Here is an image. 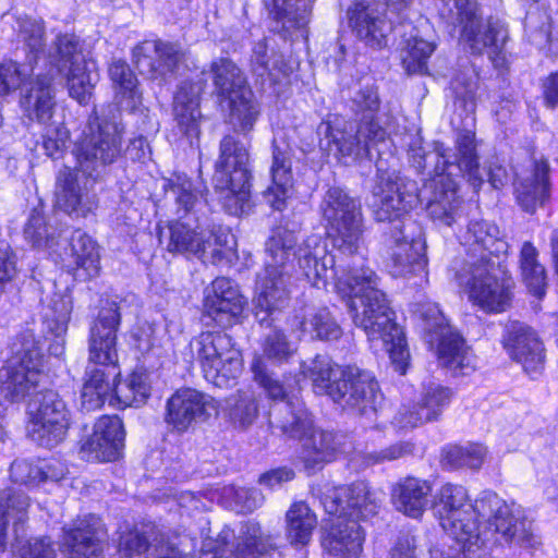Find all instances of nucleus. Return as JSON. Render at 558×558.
<instances>
[{
	"label": "nucleus",
	"instance_id": "nucleus-7",
	"mask_svg": "<svg viewBox=\"0 0 558 558\" xmlns=\"http://www.w3.org/2000/svg\"><path fill=\"white\" fill-rule=\"evenodd\" d=\"M251 178L247 147L235 135H225L213 181L219 201L230 215L241 216L250 209Z\"/></svg>",
	"mask_w": 558,
	"mask_h": 558
},
{
	"label": "nucleus",
	"instance_id": "nucleus-43",
	"mask_svg": "<svg viewBox=\"0 0 558 558\" xmlns=\"http://www.w3.org/2000/svg\"><path fill=\"white\" fill-rule=\"evenodd\" d=\"M229 121L236 132L246 134L254 129L260 116V105L251 88L229 98Z\"/></svg>",
	"mask_w": 558,
	"mask_h": 558
},
{
	"label": "nucleus",
	"instance_id": "nucleus-9",
	"mask_svg": "<svg viewBox=\"0 0 558 558\" xmlns=\"http://www.w3.org/2000/svg\"><path fill=\"white\" fill-rule=\"evenodd\" d=\"M320 211L338 254L350 257L354 263H364L361 254L364 226L360 202L344 190L335 186L325 193Z\"/></svg>",
	"mask_w": 558,
	"mask_h": 558
},
{
	"label": "nucleus",
	"instance_id": "nucleus-45",
	"mask_svg": "<svg viewBox=\"0 0 558 558\" xmlns=\"http://www.w3.org/2000/svg\"><path fill=\"white\" fill-rule=\"evenodd\" d=\"M287 533L291 544L306 545L317 524L314 512L305 502H294L286 514Z\"/></svg>",
	"mask_w": 558,
	"mask_h": 558
},
{
	"label": "nucleus",
	"instance_id": "nucleus-34",
	"mask_svg": "<svg viewBox=\"0 0 558 558\" xmlns=\"http://www.w3.org/2000/svg\"><path fill=\"white\" fill-rule=\"evenodd\" d=\"M56 205L70 216L86 217L93 210L94 202L82 192L76 174L69 168L59 171L56 187Z\"/></svg>",
	"mask_w": 558,
	"mask_h": 558
},
{
	"label": "nucleus",
	"instance_id": "nucleus-2",
	"mask_svg": "<svg viewBox=\"0 0 558 558\" xmlns=\"http://www.w3.org/2000/svg\"><path fill=\"white\" fill-rule=\"evenodd\" d=\"M167 195L174 201L177 219L158 226V238L169 253L193 255L204 263L220 264L227 257L230 234L202 229L197 213L206 206L203 191L184 174H178L166 184Z\"/></svg>",
	"mask_w": 558,
	"mask_h": 558
},
{
	"label": "nucleus",
	"instance_id": "nucleus-31",
	"mask_svg": "<svg viewBox=\"0 0 558 558\" xmlns=\"http://www.w3.org/2000/svg\"><path fill=\"white\" fill-rule=\"evenodd\" d=\"M313 417L302 400L276 402L269 410V425L282 435L300 440L313 429Z\"/></svg>",
	"mask_w": 558,
	"mask_h": 558
},
{
	"label": "nucleus",
	"instance_id": "nucleus-63",
	"mask_svg": "<svg viewBox=\"0 0 558 558\" xmlns=\"http://www.w3.org/2000/svg\"><path fill=\"white\" fill-rule=\"evenodd\" d=\"M414 445L410 441L396 442L379 451L369 452L365 456V462L371 464L393 461L413 453Z\"/></svg>",
	"mask_w": 558,
	"mask_h": 558
},
{
	"label": "nucleus",
	"instance_id": "nucleus-53",
	"mask_svg": "<svg viewBox=\"0 0 558 558\" xmlns=\"http://www.w3.org/2000/svg\"><path fill=\"white\" fill-rule=\"evenodd\" d=\"M34 73L32 63L5 61L0 63V97L24 87Z\"/></svg>",
	"mask_w": 558,
	"mask_h": 558
},
{
	"label": "nucleus",
	"instance_id": "nucleus-8",
	"mask_svg": "<svg viewBox=\"0 0 558 558\" xmlns=\"http://www.w3.org/2000/svg\"><path fill=\"white\" fill-rule=\"evenodd\" d=\"M376 182L373 189V215L376 221L390 222L392 226L400 221L412 219L408 214L424 199L434 195L432 180L418 190L414 180L402 175L392 167H386V161L379 157L376 161Z\"/></svg>",
	"mask_w": 558,
	"mask_h": 558
},
{
	"label": "nucleus",
	"instance_id": "nucleus-50",
	"mask_svg": "<svg viewBox=\"0 0 558 558\" xmlns=\"http://www.w3.org/2000/svg\"><path fill=\"white\" fill-rule=\"evenodd\" d=\"M114 395L124 407H140L150 395L148 375L144 372H133L129 378L117 384Z\"/></svg>",
	"mask_w": 558,
	"mask_h": 558
},
{
	"label": "nucleus",
	"instance_id": "nucleus-12",
	"mask_svg": "<svg viewBox=\"0 0 558 558\" xmlns=\"http://www.w3.org/2000/svg\"><path fill=\"white\" fill-rule=\"evenodd\" d=\"M505 263L498 259L472 263L457 271L459 284L468 289L470 300L486 313H502L511 306L514 281Z\"/></svg>",
	"mask_w": 558,
	"mask_h": 558
},
{
	"label": "nucleus",
	"instance_id": "nucleus-41",
	"mask_svg": "<svg viewBox=\"0 0 558 558\" xmlns=\"http://www.w3.org/2000/svg\"><path fill=\"white\" fill-rule=\"evenodd\" d=\"M116 376V373L108 374L98 366L87 368L81 395L82 407L86 411H94L104 405L106 400L114 392L117 385L111 383V378Z\"/></svg>",
	"mask_w": 558,
	"mask_h": 558
},
{
	"label": "nucleus",
	"instance_id": "nucleus-6",
	"mask_svg": "<svg viewBox=\"0 0 558 558\" xmlns=\"http://www.w3.org/2000/svg\"><path fill=\"white\" fill-rule=\"evenodd\" d=\"M380 98L377 88L365 85L352 98V110L357 118L356 131L354 133L335 131L329 122H322L317 133L325 136L328 145L333 143L342 157H350L353 160L372 159V149L387 140V131L378 118Z\"/></svg>",
	"mask_w": 558,
	"mask_h": 558
},
{
	"label": "nucleus",
	"instance_id": "nucleus-55",
	"mask_svg": "<svg viewBox=\"0 0 558 558\" xmlns=\"http://www.w3.org/2000/svg\"><path fill=\"white\" fill-rule=\"evenodd\" d=\"M24 235L33 246L38 248L59 246V241L54 236V228L47 225L45 218L38 213L31 215L24 229Z\"/></svg>",
	"mask_w": 558,
	"mask_h": 558
},
{
	"label": "nucleus",
	"instance_id": "nucleus-58",
	"mask_svg": "<svg viewBox=\"0 0 558 558\" xmlns=\"http://www.w3.org/2000/svg\"><path fill=\"white\" fill-rule=\"evenodd\" d=\"M29 506L28 497L11 489L0 492V550L5 548V531L8 527L9 509L23 513Z\"/></svg>",
	"mask_w": 558,
	"mask_h": 558
},
{
	"label": "nucleus",
	"instance_id": "nucleus-3",
	"mask_svg": "<svg viewBox=\"0 0 558 558\" xmlns=\"http://www.w3.org/2000/svg\"><path fill=\"white\" fill-rule=\"evenodd\" d=\"M437 165L433 169L432 187L434 195L428 202L427 214L436 222L451 227L463 214L464 207L458 196V184L453 177L463 175L474 187H480L484 175L480 169L475 134L460 131L456 138V154L442 143L435 142Z\"/></svg>",
	"mask_w": 558,
	"mask_h": 558
},
{
	"label": "nucleus",
	"instance_id": "nucleus-37",
	"mask_svg": "<svg viewBox=\"0 0 558 558\" xmlns=\"http://www.w3.org/2000/svg\"><path fill=\"white\" fill-rule=\"evenodd\" d=\"M251 68L252 72L263 83L268 81L270 84L279 82L281 77H287L292 71L281 53L274 50L270 53L268 52L265 39L254 45L251 56Z\"/></svg>",
	"mask_w": 558,
	"mask_h": 558
},
{
	"label": "nucleus",
	"instance_id": "nucleus-46",
	"mask_svg": "<svg viewBox=\"0 0 558 558\" xmlns=\"http://www.w3.org/2000/svg\"><path fill=\"white\" fill-rule=\"evenodd\" d=\"M227 414L235 428L244 430L257 420L259 401L254 392L239 391L227 399Z\"/></svg>",
	"mask_w": 558,
	"mask_h": 558
},
{
	"label": "nucleus",
	"instance_id": "nucleus-17",
	"mask_svg": "<svg viewBox=\"0 0 558 558\" xmlns=\"http://www.w3.org/2000/svg\"><path fill=\"white\" fill-rule=\"evenodd\" d=\"M391 243L388 252L387 267L393 277L420 274L427 265L426 242L422 226L405 219L391 227Z\"/></svg>",
	"mask_w": 558,
	"mask_h": 558
},
{
	"label": "nucleus",
	"instance_id": "nucleus-16",
	"mask_svg": "<svg viewBox=\"0 0 558 558\" xmlns=\"http://www.w3.org/2000/svg\"><path fill=\"white\" fill-rule=\"evenodd\" d=\"M70 426V411L58 392L38 391L29 404L28 435L37 445L53 448L62 442Z\"/></svg>",
	"mask_w": 558,
	"mask_h": 558
},
{
	"label": "nucleus",
	"instance_id": "nucleus-57",
	"mask_svg": "<svg viewBox=\"0 0 558 558\" xmlns=\"http://www.w3.org/2000/svg\"><path fill=\"white\" fill-rule=\"evenodd\" d=\"M158 546L150 544L146 534L138 530L122 533L119 538L121 558H144Z\"/></svg>",
	"mask_w": 558,
	"mask_h": 558
},
{
	"label": "nucleus",
	"instance_id": "nucleus-20",
	"mask_svg": "<svg viewBox=\"0 0 558 558\" xmlns=\"http://www.w3.org/2000/svg\"><path fill=\"white\" fill-rule=\"evenodd\" d=\"M460 242L466 247L464 267L472 263L488 264L492 259L506 260L509 244L499 227L485 219H471L460 234Z\"/></svg>",
	"mask_w": 558,
	"mask_h": 558
},
{
	"label": "nucleus",
	"instance_id": "nucleus-19",
	"mask_svg": "<svg viewBox=\"0 0 558 558\" xmlns=\"http://www.w3.org/2000/svg\"><path fill=\"white\" fill-rule=\"evenodd\" d=\"M404 0H355L347 10L349 26L355 36L366 46L380 49L387 45V37L392 31L380 5L402 4Z\"/></svg>",
	"mask_w": 558,
	"mask_h": 558
},
{
	"label": "nucleus",
	"instance_id": "nucleus-25",
	"mask_svg": "<svg viewBox=\"0 0 558 558\" xmlns=\"http://www.w3.org/2000/svg\"><path fill=\"white\" fill-rule=\"evenodd\" d=\"M181 60L178 46L161 40H145L133 49V62L142 75L149 78L173 73Z\"/></svg>",
	"mask_w": 558,
	"mask_h": 558
},
{
	"label": "nucleus",
	"instance_id": "nucleus-52",
	"mask_svg": "<svg viewBox=\"0 0 558 558\" xmlns=\"http://www.w3.org/2000/svg\"><path fill=\"white\" fill-rule=\"evenodd\" d=\"M486 448L480 444L465 447L452 446L444 450L442 462L451 469H480L486 456Z\"/></svg>",
	"mask_w": 558,
	"mask_h": 558
},
{
	"label": "nucleus",
	"instance_id": "nucleus-48",
	"mask_svg": "<svg viewBox=\"0 0 558 558\" xmlns=\"http://www.w3.org/2000/svg\"><path fill=\"white\" fill-rule=\"evenodd\" d=\"M304 459L314 464L330 461L337 450L336 437L331 432L313 429L300 439Z\"/></svg>",
	"mask_w": 558,
	"mask_h": 558
},
{
	"label": "nucleus",
	"instance_id": "nucleus-18",
	"mask_svg": "<svg viewBox=\"0 0 558 558\" xmlns=\"http://www.w3.org/2000/svg\"><path fill=\"white\" fill-rule=\"evenodd\" d=\"M234 531L223 527L216 538L203 542L199 558H259L275 548L271 535L263 533L258 522L242 525L239 542L234 546Z\"/></svg>",
	"mask_w": 558,
	"mask_h": 558
},
{
	"label": "nucleus",
	"instance_id": "nucleus-1",
	"mask_svg": "<svg viewBox=\"0 0 558 558\" xmlns=\"http://www.w3.org/2000/svg\"><path fill=\"white\" fill-rule=\"evenodd\" d=\"M296 245L294 232L279 228L265 244V268L258 275L253 299L254 315L260 325H271L290 302L291 274L288 262L291 255L299 268L315 288L329 283L348 290L349 310L356 327L372 342H380L389 354L395 369L405 374L409 352L402 329L395 320L386 294L377 288L378 276L364 263L353 262L341 254L332 255L319 234H311Z\"/></svg>",
	"mask_w": 558,
	"mask_h": 558
},
{
	"label": "nucleus",
	"instance_id": "nucleus-44",
	"mask_svg": "<svg viewBox=\"0 0 558 558\" xmlns=\"http://www.w3.org/2000/svg\"><path fill=\"white\" fill-rule=\"evenodd\" d=\"M72 298L66 293L56 292L44 301L43 324L52 336H64L71 319Z\"/></svg>",
	"mask_w": 558,
	"mask_h": 558
},
{
	"label": "nucleus",
	"instance_id": "nucleus-42",
	"mask_svg": "<svg viewBox=\"0 0 558 558\" xmlns=\"http://www.w3.org/2000/svg\"><path fill=\"white\" fill-rule=\"evenodd\" d=\"M109 76L116 90V98L122 110L133 111L141 104L137 78L130 65L116 60L109 66Z\"/></svg>",
	"mask_w": 558,
	"mask_h": 558
},
{
	"label": "nucleus",
	"instance_id": "nucleus-64",
	"mask_svg": "<svg viewBox=\"0 0 558 558\" xmlns=\"http://www.w3.org/2000/svg\"><path fill=\"white\" fill-rule=\"evenodd\" d=\"M255 379L258 380L260 386L265 389L267 396L276 402L295 400L296 398H289L286 389L281 383L275 379L271 375L264 372L259 362H256L252 366Z\"/></svg>",
	"mask_w": 558,
	"mask_h": 558
},
{
	"label": "nucleus",
	"instance_id": "nucleus-24",
	"mask_svg": "<svg viewBox=\"0 0 558 558\" xmlns=\"http://www.w3.org/2000/svg\"><path fill=\"white\" fill-rule=\"evenodd\" d=\"M502 344L508 355L520 363L526 373L537 372L543 366V343L529 325L509 322L505 327Z\"/></svg>",
	"mask_w": 558,
	"mask_h": 558
},
{
	"label": "nucleus",
	"instance_id": "nucleus-35",
	"mask_svg": "<svg viewBox=\"0 0 558 558\" xmlns=\"http://www.w3.org/2000/svg\"><path fill=\"white\" fill-rule=\"evenodd\" d=\"M432 487L427 481L407 477L392 489V500L396 508L404 514L418 518L428 504Z\"/></svg>",
	"mask_w": 558,
	"mask_h": 558
},
{
	"label": "nucleus",
	"instance_id": "nucleus-32",
	"mask_svg": "<svg viewBox=\"0 0 558 558\" xmlns=\"http://www.w3.org/2000/svg\"><path fill=\"white\" fill-rule=\"evenodd\" d=\"M549 166L547 161H534L532 169L517 173L515 195L519 205L526 213H535L549 197Z\"/></svg>",
	"mask_w": 558,
	"mask_h": 558
},
{
	"label": "nucleus",
	"instance_id": "nucleus-39",
	"mask_svg": "<svg viewBox=\"0 0 558 558\" xmlns=\"http://www.w3.org/2000/svg\"><path fill=\"white\" fill-rule=\"evenodd\" d=\"M49 61L59 74L78 71L87 64L83 53V45L74 34H61L57 36L49 51Z\"/></svg>",
	"mask_w": 558,
	"mask_h": 558
},
{
	"label": "nucleus",
	"instance_id": "nucleus-21",
	"mask_svg": "<svg viewBox=\"0 0 558 558\" xmlns=\"http://www.w3.org/2000/svg\"><path fill=\"white\" fill-rule=\"evenodd\" d=\"M121 323L119 303L101 301L97 318L89 330V361L100 365H116L118 361L117 331Z\"/></svg>",
	"mask_w": 558,
	"mask_h": 558
},
{
	"label": "nucleus",
	"instance_id": "nucleus-61",
	"mask_svg": "<svg viewBox=\"0 0 558 558\" xmlns=\"http://www.w3.org/2000/svg\"><path fill=\"white\" fill-rule=\"evenodd\" d=\"M14 550L20 558H57L53 543L46 536L17 541Z\"/></svg>",
	"mask_w": 558,
	"mask_h": 558
},
{
	"label": "nucleus",
	"instance_id": "nucleus-38",
	"mask_svg": "<svg viewBox=\"0 0 558 558\" xmlns=\"http://www.w3.org/2000/svg\"><path fill=\"white\" fill-rule=\"evenodd\" d=\"M69 256L71 260L68 266L75 270H84L87 278L98 275L99 254L96 242L83 230L72 231L69 240Z\"/></svg>",
	"mask_w": 558,
	"mask_h": 558
},
{
	"label": "nucleus",
	"instance_id": "nucleus-22",
	"mask_svg": "<svg viewBox=\"0 0 558 558\" xmlns=\"http://www.w3.org/2000/svg\"><path fill=\"white\" fill-rule=\"evenodd\" d=\"M214 412V398L196 389L184 388L168 399L165 421L173 429L185 432L192 424L206 421Z\"/></svg>",
	"mask_w": 558,
	"mask_h": 558
},
{
	"label": "nucleus",
	"instance_id": "nucleus-4",
	"mask_svg": "<svg viewBox=\"0 0 558 558\" xmlns=\"http://www.w3.org/2000/svg\"><path fill=\"white\" fill-rule=\"evenodd\" d=\"M322 504L328 514L337 517L322 538L324 550L333 558H359L365 541L359 520L375 514L377 509L367 485L355 482L327 488Z\"/></svg>",
	"mask_w": 558,
	"mask_h": 558
},
{
	"label": "nucleus",
	"instance_id": "nucleus-51",
	"mask_svg": "<svg viewBox=\"0 0 558 558\" xmlns=\"http://www.w3.org/2000/svg\"><path fill=\"white\" fill-rule=\"evenodd\" d=\"M453 392L450 388L439 384H429L424 387L420 401L416 403L426 423L440 417L448 408Z\"/></svg>",
	"mask_w": 558,
	"mask_h": 558
},
{
	"label": "nucleus",
	"instance_id": "nucleus-15",
	"mask_svg": "<svg viewBox=\"0 0 558 558\" xmlns=\"http://www.w3.org/2000/svg\"><path fill=\"white\" fill-rule=\"evenodd\" d=\"M193 357L207 381L217 387H229L241 375V351L223 331H204L190 342Z\"/></svg>",
	"mask_w": 558,
	"mask_h": 558
},
{
	"label": "nucleus",
	"instance_id": "nucleus-29",
	"mask_svg": "<svg viewBox=\"0 0 558 558\" xmlns=\"http://www.w3.org/2000/svg\"><path fill=\"white\" fill-rule=\"evenodd\" d=\"M99 534L100 520L94 514L77 518L64 527L62 544L69 558H98L102 553Z\"/></svg>",
	"mask_w": 558,
	"mask_h": 558
},
{
	"label": "nucleus",
	"instance_id": "nucleus-33",
	"mask_svg": "<svg viewBox=\"0 0 558 558\" xmlns=\"http://www.w3.org/2000/svg\"><path fill=\"white\" fill-rule=\"evenodd\" d=\"M204 87V81H184L174 95V117L180 131L187 138L197 137L199 134V96Z\"/></svg>",
	"mask_w": 558,
	"mask_h": 558
},
{
	"label": "nucleus",
	"instance_id": "nucleus-56",
	"mask_svg": "<svg viewBox=\"0 0 558 558\" xmlns=\"http://www.w3.org/2000/svg\"><path fill=\"white\" fill-rule=\"evenodd\" d=\"M477 88V76L475 70L465 61L460 65L450 81V89L457 99L465 102H473Z\"/></svg>",
	"mask_w": 558,
	"mask_h": 558
},
{
	"label": "nucleus",
	"instance_id": "nucleus-5",
	"mask_svg": "<svg viewBox=\"0 0 558 558\" xmlns=\"http://www.w3.org/2000/svg\"><path fill=\"white\" fill-rule=\"evenodd\" d=\"M317 393L328 395L343 409L373 420L384 397L375 376L355 366L341 367L328 356L317 355L304 367Z\"/></svg>",
	"mask_w": 558,
	"mask_h": 558
},
{
	"label": "nucleus",
	"instance_id": "nucleus-13",
	"mask_svg": "<svg viewBox=\"0 0 558 558\" xmlns=\"http://www.w3.org/2000/svg\"><path fill=\"white\" fill-rule=\"evenodd\" d=\"M15 355L0 369V392L19 402L36 391L44 374L43 343L32 330L19 335Z\"/></svg>",
	"mask_w": 558,
	"mask_h": 558
},
{
	"label": "nucleus",
	"instance_id": "nucleus-47",
	"mask_svg": "<svg viewBox=\"0 0 558 558\" xmlns=\"http://www.w3.org/2000/svg\"><path fill=\"white\" fill-rule=\"evenodd\" d=\"M538 252L531 242H524L520 252V268L529 291L538 299L545 295V268L537 260Z\"/></svg>",
	"mask_w": 558,
	"mask_h": 558
},
{
	"label": "nucleus",
	"instance_id": "nucleus-36",
	"mask_svg": "<svg viewBox=\"0 0 558 558\" xmlns=\"http://www.w3.org/2000/svg\"><path fill=\"white\" fill-rule=\"evenodd\" d=\"M314 0H263L271 17L290 33L305 27L310 22Z\"/></svg>",
	"mask_w": 558,
	"mask_h": 558
},
{
	"label": "nucleus",
	"instance_id": "nucleus-30",
	"mask_svg": "<svg viewBox=\"0 0 558 558\" xmlns=\"http://www.w3.org/2000/svg\"><path fill=\"white\" fill-rule=\"evenodd\" d=\"M291 326L300 336L322 341H335L341 338L343 330L327 307L304 305L294 311Z\"/></svg>",
	"mask_w": 558,
	"mask_h": 558
},
{
	"label": "nucleus",
	"instance_id": "nucleus-10",
	"mask_svg": "<svg viewBox=\"0 0 558 558\" xmlns=\"http://www.w3.org/2000/svg\"><path fill=\"white\" fill-rule=\"evenodd\" d=\"M449 23L460 28V40L472 53L482 54L486 51L496 69L506 66L505 44L508 32L492 19L483 22L477 0H453V7L449 10Z\"/></svg>",
	"mask_w": 558,
	"mask_h": 558
},
{
	"label": "nucleus",
	"instance_id": "nucleus-54",
	"mask_svg": "<svg viewBox=\"0 0 558 558\" xmlns=\"http://www.w3.org/2000/svg\"><path fill=\"white\" fill-rule=\"evenodd\" d=\"M19 36L27 49L28 63L34 65L46 46L44 23L28 17L21 20Z\"/></svg>",
	"mask_w": 558,
	"mask_h": 558
},
{
	"label": "nucleus",
	"instance_id": "nucleus-23",
	"mask_svg": "<svg viewBox=\"0 0 558 558\" xmlns=\"http://www.w3.org/2000/svg\"><path fill=\"white\" fill-rule=\"evenodd\" d=\"M123 423L117 415H104L94 424L93 434L82 444L81 453L87 460L116 461L124 447Z\"/></svg>",
	"mask_w": 558,
	"mask_h": 558
},
{
	"label": "nucleus",
	"instance_id": "nucleus-59",
	"mask_svg": "<svg viewBox=\"0 0 558 558\" xmlns=\"http://www.w3.org/2000/svg\"><path fill=\"white\" fill-rule=\"evenodd\" d=\"M293 344L288 340L281 330H271L266 337L263 345L264 356L274 363L287 362L294 353Z\"/></svg>",
	"mask_w": 558,
	"mask_h": 558
},
{
	"label": "nucleus",
	"instance_id": "nucleus-14",
	"mask_svg": "<svg viewBox=\"0 0 558 558\" xmlns=\"http://www.w3.org/2000/svg\"><path fill=\"white\" fill-rule=\"evenodd\" d=\"M415 314L422 323L426 342L436 349L444 367L454 376L468 375L474 369L473 355L465 348L462 337L449 325L437 303L417 304Z\"/></svg>",
	"mask_w": 558,
	"mask_h": 558
},
{
	"label": "nucleus",
	"instance_id": "nucleus-49",
	"mask_svg": "<svg viewBox=\"0 0 558 558\" xmlns=\"http://www.w3.org/2000/svg\"><path fill=\"white\" fill-rule=\"evenodd\" d=\"M435 50V45L423 38L412 36L401 51L402 66L409 74H426L427 60Z\"/></svg>",
	"mask_w": 558,
	"mask_h": 558
},
{
	"label": "nucleus",
	"instance_id": "nucleus-26",
	"mask_svg": "<svg viewBox=\"0 0 558 558\" xmlns=\"http://www.w3.org/2000/svg\"><path fill=\"white\" fill-rule=\"evenodd\" d=\"M56 105V88L49 74H37L22 87L20 107L29 121L46 125L53 117Z\"/></svg>",
	"mask_w": 558,
	"mask_h": 558
},
{
	"label": "nucleus",
	"instance_id": "nucleus-28",
	"mask_svg": "<svg viewBox=\"0 0 558 558\" xmlns=\"http://www.w3.org/2000/svg\"><path fill=\"white\" fill-rule=\"evenodd\" d=\"M245 300L239 288L229 278H216L206 289L204 307L206 313L220 325H229L241 315Z\"/></svg>",
	"mask_w": 558,
	"mask_h": 558
},
{
	"label": "nucleus",
	"instance_id": "nucleus-60",
	"mask_svg": "<svg viewBox=\"0 0 558 558\" xmlns=\"http://www.w3.org/2000/svg\"><path fill=\"white\" fill-rule=\"evenodd\" d=\"M78 71L62 74L68 82L69 94L80 104H86L94 88V77L87 64L80 66Z\"/></svg>",
	"mask_w": 558,
	"mask_h": 558
},
{
	"label": "nucleus",
	"instance_id": "nucleus-62",
	"mask_svg": "<svg viewBox=\"0 0 558 558\" xmlns=\"http://www.w3.org/2000/svg\"><path fill=\"white\" fill-rule=\"evenodd\" d=\"M39 462H33L24 459H16L10 468V477L12 482L21 485H38L40 483Z\"/></svg>",
	"mask_w": 558,
	"mask_h": 558
},
{
	"label": "nucleus",
	"instance_id": "nucleus-11",
	"mask_svg": "<svg viewBox=\"0 0 558 558\" xmlns=\"http://www.w3.org/2000/svg\"><path fill=\"white\" fill-rule=\"evenodd\" d=\"M109 116L89 117L85 138L77 148L76 158L84 174L98 179L108 165L113 163L122 153L124 128L116 106H109Z\"/></svg>",
	"mask_w": 558,
	"mask_h": 558
},
{
	"label": "nucleus",
	"instance_id": "nucleus-27",
	"mask_svg": "<svg viewBox=\"0 0 558 558\" xmlns=\"http://www.w3.org/2000/svg\"><path fill=\"white\" fill-rule=\"evenodd\" d=\"M271 149V184L263 196L272 209L282 210L293 187L292 151L288 143L278 138H274Z\"/></svg>",
	"mask_w": 558,
	"mask_h": 558
},
{
	"label": "nucleus",
	"instance_id": "nucleus-40",
	"mask_svg": "<svg viewBox=\"0 0 558 558\" xmlns=\"http://www.w3.org/2000/svg\"><path fill=\"white\" fill-rule=\"evenodd\" d=\"M210 73L218 97L229 99L242 93L244 88H250L241 69L229 58L213 61Z\"/></svg>",
	"mask_w": 558,
	"mask_h": 558
}]
</instances>
